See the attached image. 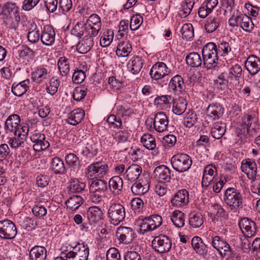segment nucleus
<instances>
[{
  "instance_id": "49",
  "label": "nucleus",
  "mask_w": 260,
  "mask_h": 260,
  "mask_svg": "<svg viewBox=\"0 0 260 260\" xmlns=\"http://www.w3.org/2000/svg\"><path fill=\"white\" fill-rule=\"evenodd\" d=\"M180 32L183 39L186 41H191L194 38V29L191 23H185L182 26Z\"/></svg>"
},
{
  "instance_id": "5",
  "label": "nucleus",
  "mask_w": 260,
  "mask_h": 260,
  "mask_svg": "<svg viewBox=\"0 0 260 260\" xmlns=\"http://www.w3.org/2000/svg\"><path fill=\"white\" fill-rule=\"evenodd\" d=\"M108 166L103 161H96L88 166L85 169L87 178L93 179L103 177L108 172Z\"/></svg>"
},
{
  "instance_id": "29",
  "label": "nucleus",
  "mask_w": 260,
  "mask_h": 260,
  "mask_svg": "<svg viewBox=\"0 0 260 260\" xmlns=\"http://www.w3.org/2000/svg\"><path fill=\"white\" fill-rule=\"evenodd\" d=\"M102 23L100 17H88L86 21V28L91 29L90 34L96 36L101 28Z\"/></svg>"
},
{
  "instance_id": "30",
  "label": "nucleus",
  "mask_w": 260,
  "mask_h": 260,
  "mask_svg": "<svg viewBox=\"0 0 260 260\" xmlns=\"http://www.w3.org/2000/svg\"><path fill=\"white\" fill-rule=\"evenodd\" d=\"M47 250L44 246H35L29 251V260H45Z\"/></svg>"
},
{
  "instance_id": "64",
  "label": "nucleus",
  "mask_w": 260,
  "mask_h": 260,
  "mask_svg": "<svg viewBox=\"0 0 260 260\" xmlns=\"http://www.w3.org/2000/svg\"><path fill=\"white\" fill-rule=\"evenodd\" d=\"M87 94V88L84 86H79L73 91V97L74 100L80 101L84 99Z\"/></svg>"
},
{
  "instance_id": "37",
  "label": "nucleus",
  "mask_w": 260,
  "mask_h": 260,
  "mask_svg": "<svg viewBox=\"0 0 260 260\" xmlns=\"http://www.w3.org/2000/svg\"><path fill=\"white\" fill-rule=\"evenodd\" d=\"M85 115L84 111L77 109L72 111L69 115L67 122L72 125H76L81 122Z\"/></svg>"
},
{
  "instance_id": "43",
  "label": "nucleus",
  "mask_w": 260,
  "mask_h": 260,
  "mask_svg": "<svg viewBox=\"0 0 260 260\" xmlns=\"http://www.w3.org/2000/svg\"><path fill=\"white\" fill-rule=\"evenodd\" d=\"M187 103L183 97L176 99L173 103V112L177 115H182L186 110Z\"/></svg>"
},
{
  "instance_id": "6",
  "label": "nucleus",
  "mask_w": 260,
  "mask_h": 260,
  "mask_svg": "<svg viewBox=\"0 0 260 260\" xmlns=\"http://www.w3.org/2000/svg\"><path fill=\"white\" fill-rule=\"evenodd\" d=\"M125 216L124 207L118 203H113L109 207L108 218L110 222L117 225L122 222Z\"/></svg>"
},
{
  "instance_id": "62",
  "label": "nucleus",
  "mask_w": 260,
  "mask_h": 260,
  "mask_svg": "<svg viewBox=\"0 0 260 260\" xmlns=\"http://www.w3.org/2000/svg\"><path fill=\"white\" fill-rule=\"evenodd\" d=\"M85 184L78 179H72L70 182V190L72 192H79L84 189Z\"/></svg>"
},
{
  "instance_id": "25",
  "label": "nucleus",
  "mask_w": 260,
  "mask_h": 260,
  "mask_svg": "<svg viewBox=\"0 0 260 260\" xmlns=\"http://www.w3.org/2000/svg\"><path fill=\"white\" fill-rule=\"evenodd\" d=\"M55 32L53 27L49 25H45L43 27L41 40L44 45H52L55 41Z\"/></svg>"
},
{
  "instance_id": "47",
  "label": "nucleus",
  "mask_w": 260,
  "mask_h": 260,
  "mask_svg": "<svg viewBox=\"0 0 260 260\" xmlns=\"http://www.w3.org/2000/svg\"><path fill=\"white\" fill-rule=\"evenodd\" d=\"M132 47L127 41L120 42L117 47L116 54L118 56L126 57L131 52Z\"/></svg>"
},
{
  "instance_id": "13",
  "label": "nucleus",
  "mask_w": 260,
  "mask_h": 260,
  "mask_svg": "<svg viewBox=\"0 0 260 260\" xmlns=\"http://www.w3.org/2000/svg\"><path fill=\"white\" fill-rule=\"evenodd\" d=\"M241 169L247 177L254 181L256 179L257 173V167L255 161L251 158L243 159L241 162Z\"/></svg>"
},
{
  "instance_id": "3",
  "label": "nucleus",
  "mask_w": 260,
  "mask_h": 260,
  "mask_svg": "<svg viewBox=\"0 0 260 260\" xmlns=\"http://www.w3.org/2000/svg\"><path fill=\"white\" fill-rule=\"evenodd\" d=\"M224 201L231 210L237 211L242 208L243 198L241 192L234 187H229L224 192Z\"/></svg>"
},
{
  "instance_id": "7",
  "label": "nucleus",
  "mask_w": 260,
  "mask_h": 260,
  "mask_svg": "<svg viewBox=\"0 0 260 260\" xmlns=\"http://www.w3.org/2000/svg\"><path fill=\"white\" fill-rule=\"evenodd\" d=\"M17 235V229L14 222L8 219L0 220V238L5 240H13Z\"/></svg>"
},
{
  "instance_id": "28",
  "label": "nucleus",
  "mask_w": 260,
  "mask_h": 260,
  "mask_svg": "<svg viewBox=\"0 0 260 260\" xmlns=\"http://www.w3.org/2000/svg\"><path fill=\"white\" fill-rule=\"evenodd\" d=\"M191 246L196 253L203 256L207 255L208 246L204 243L201 238L198 236L193 237L191 240Z\"/></svg>"
},
{
  "instance_id": "14",
  "label": "nucleus",
  "mask_w": 260,
  "mask_h": 260,
  "mask_svg": "<svg viewBox=\"0 0 260 260\" xmlns=\"http://www.w3.org/2000/svg\"><path fill=\"white\" fill-rule=\"evenodd\" d=\"M211 244L216 249L222 257L231 254V248L230 245L223 238L216 236L212 237Z\"/></svg>"
},
{
  "instance_id": "61",
  "label": "nucleus",
  "mask_w": 260,
  "mask_h": 260,
  "mask_svg": "<svg viewBox=\"0 0 260 260\" xmlns=\"http://www.w3.org/2000/svg\"><path fill=\"white\" fill-rule=\"evenodd\" d=\"M131 134L125 130H119L112 134L114 139L118 143H124L127 141Z\"/></svg>"
},
{
  "instance_id": "31",
  "label": "nucleus",
  "mask_w": 260,
  "mask_h": 260,
  "mask_svg": "<svg viewBox=\"0 0 260 260\" xmlns=\"http://www.w3.org/2000/svg\"><path fill=\"white\" fill-rule=\"evenodd\" d=\"M195 4L194 0H184L181 7L177 9L178 15L179 16H188L196 13V10H193Z\"/></svg>"
},
{
  "instance_id": "17",
  "label": "nucleus",
  "mask_w": 260,
  "mask_h": 260,
  "mask_svg": "<svg viewBox=\"0 0 260 260\" xmlns=\"http://www.w3.org/2000/svg\"><path fill=\"white\" fill-rule=\"evenodd\" d=\"M31 76L34 82L40 84L49 79L50 71L47 66H39L34 69Z\"/></svg>"
},
{
  "instance_id": "51",
  "label": "nucleus",
  "mask_w": 260,
  "mask_h": 260,
  "mask_svg": "<svg viewBox=\"0 0 260 260\" xmlns=\"http://www.w3.org/2000/svg\"><path fill=\"white\" fill-rule=\"evenodd\" d=\"M57 66L62 76H66L70 73V61L66 57L62 56L59 58L57 61Z\"/></svg>"
},
{
  "instance_id": "35",
  "label": "nucleus",
  "mask_w": 260,
  "mask_h": 260,
  "mask_svg": "<svg viewBox=\"0 0 260 260\" xmlns=\"http://www.w3.org/2000/svg\"><path fill=\"white\" fill-rule=\"evenodd\" d=\"M87 215L88 219L91 223H96L103 218V213L99 207L91 206L87 210Z\"/></svg>"
},
{
  "instance_id": "18",
  "label": "nucleus",
  "mask_w": 260,
  "mask_h": 260,
  "mask_svg": "<svg viewBox=\"0 0 260 260\" xmlns=\"http://www.w3.org/2000/svg\"><path fill=\"white\" fill-rule=\"evenodd\" d=\"M206 112L207 118L212 121L219 119L222 116L224 108L219 103H213L208 105Z\"/></svg>"
},
{
  "instance_id": "53",
  "label": "nucleus",
  "mask_w": 260,
  "mask_h": 260,
  "mask_svg": "<svg viewBox=\"0 0 260 260\" xmlns=\"http://www.w3.org/2000/svg\"><path fill=\"white\" fill-rule=\"evenodd\" d=\"M242 69L240 65L235 64L229 69L228 79L230 82L233 80H238L242 76Z\"/></svg>"
},
{
  "instance_id": "33",
  "label": "nucleus",
  "mask_w": 260,
  "mask_h": 260,
  "mask_svg": "<svg viewBox=\"0 0 260 260\" xmlns=\"http://www.w3.org/2000/svg\"><path fill=\"white\" fill-rule=\"evenodd\" d=\"M89 189L90 192H96L105 194L108 189L107 183L105 180L96 179L91 182Z\"/></svg>"
},
{
  "instance_id": "40",
  "label": "nucleus",
  "mask_w": 260,
  "mask_h": 260,
  "mask_svg": "<svg viewBox=\"0 0 260 260\" xmlns=\"http://www.w3.org/2000/svg\"><path fill=\"white\" fill-rule=\"evenodd\" d=\"M226 131V124L221 121H218L213 123L211 134L216 139H220L222 137Z\"/></svg>"
},
{
  "instance_id": "10",
  "label": "nucleus",
  "mask_w": 260,
  "mask_h": 260,
  "mask_svg": "<svg viewBox=\"0 0 260 260\" xmlns=\"http://www.w3.org/2000/svg\"><path fill=\"white\" fill-rule=\"evenodd\" d=\"M30 139L34 143L33 149L36 152L45 150L50 146V143L45 135L37 131L30 134Z\"/></svg>"
},
{
  "instance_id": "52",
  "label": "nucleus",
  "mask_w": 260,
  "mask_h": 260,
  "mask_svg": "<svg viewBox=\"0 0 260 260\" xmlns=\"http://www.w3.org/2000/svg\"><path fill=\"white\" fill-rule=\"evenodd\" d=\"M28 40L32 43H35L37 42L41 36L39 33V29L38 28L37 25L34 22L30 24V27L27 34Z\"/></svg>"
},
{
  "instance_id": "12",
  "label": "nucleus",
  "mask_w": 260,
  "mask_h": 260,
  "mask_svg": "<svg viewBox=\"0 0 260 260\" xmlns=\"http://www.w3.org/2000/svg\"><path fill=\"white\" fill-rule=\"evenodd\" d=\"M217 174V169L215 165L210 164L205 167L202 181V186L204 189L210 186L213 181H216Z\"/></svg>"
},
{
  "instance_id": "50",
  "label": "nucleus",
  "mask_w": 260,
  "mask_h": 260,
  "mask_svg": "<svg viewBox=\"0 0 260 260\" xmlns=\"http://www.w3.org/2000/svg\"><path fill=\"white\" fill-rule=\"evenodd\" d=\"M185 59L187 64L191 67L197 68L202 64L201 57L197 52H193L189 53Z\"/></svg>"
},
{
  "instance_id": "45",
  "label": "nucleus",
  "mask_w": 260,
  "mask_h": 260,
  "mask_svg": "<svg viewBox=\"0 0 260 260\" xmlns=\"http://www.w3.org/2000/svg\"><path fill=\"white\" fill-rule=\"evenodd\" d=\"M50 168L56 174H62L66 172L63 160L58 157H55L52 159Z\"/></svg>"
},
{
  "instance_id": "48",
  "label": "nucleus",
  "mask_w": 260,
  "mask_h": 260,
  "mask_svg": "<svg viewBox=\"0 0 260 260\" xmlns=\"http://www.w3.org/2000/svg\"><path fill=\"white\" fill-rule=\"evenodd\" d=\"M83 203V199L81 196H73L70 197L66 202V205L69 211H75Z\"/></svg>"
},
{
  "instance_id": "41",
  "label": "nucleus",
  "mask_w": 260,
  "mask_h": 260,
  "mask_svg": "<svg viewBox=\"0 0 260 260\" xmlns=\"http://www.w3.org/2000/svg\"><path fill=\"white\" fill-rule=\"evenodd\" d=\"M218 46L219 53L222 56H232L236 51V49L233 47L231 41L222 42L218 44Z\"/></svg>"
},
{
  "instance_id": "26",
  "label": "nucleus",
  "mask_w": 260,
  "mask_h": 260,
  "mask_svg": "<svg viewBox=\"0 0 260 260\" xmlns=\"http://www.w3.org/2000/svg\"><path fill=\"white\" fill-rule=\"evenodd\" d=\"M255 118L249 115H244L240 122V125L244 129H246L249 136H252L255 133Z\"/></svg>"
},
{
  "instance_id": "9",
  "label": "nucleus",
  "mask_w": 260,
  "mask_h": 260,
  "mask_svg": "<svg viewBox=\"0 0 260 260\" xmlns=\"http://www.w3.org/2000/svg\"><path fill=\"white\" fill-rule=\"evenodd\" d=\"M153 123L154 129L158 133H163L167 130L169 119L166 114L164 112H158L154 116L153 118H148L146 123Z\"/></svg>"
},
{
  "instance_id": "46",
  "label": "nucleus",
  "mask_w": 260,
  "mask_h": 260,
  "mask_svg": "<svg viewBox=\"0 0 260 260\" xmlns=\"http://www.w3.org/2000/svg\"><path fill=\"white\" fill-rule=\"evenodd\" d=\"M141 142L143 145L148 150H154L156 147L155 137L151 134L145 133L141 137Z\"/></svg>"
},
{
  "instance_id": "55",
  "label": "nucleus",
  "mask_w": 260,
  "mask_h": 260,
  "mask_svg": "<svg viewBox=\"0 0 260 260\" xmlns=\"http://www.w3.org/2000/svg\"><path fill=\"white\" fill-rule=\"evenodd\" d=\"M203 217L201 213L195 212L190 213L189 222L192 228H199L203 224Z\"/></svg>"
},
{
  "instance_id": "32",
  "label": "nucleus",
  "mask_w": 260,
  "mask_h": 260,
  "mask_svg": "<svg viewBox=\"0 0 260 260\" xmlns=\"http://www.w3.org/2000/svg\"><path fill=\"white\" fill-rule=\"evenodd\" d=\"M29 87V80H25L19 83H14L12 86L11 91L16 96H21L24 94Z\"/></svg>"
},
{
  "instance_id": "42",
  "label": "nucleus",
  "mask_w": 260,
  "mask_h": 260,
  "mask_svg": "<svg viewBox=\"0 0 260 260\" xmlns=\"http://www.w3.org/2000/svg\"><path fill=\"white\" fill-rule=\"evenodd\" d=\"M209 210L211 214L213 216V220L214 221L221 220L222 218L225 219L226 217L225 210L220 205L213 204L211 206Z\"/></svg>"
},
{
  "instance_id": "59",
  "label": "nucleus",
  "mask_w": 260,
  "mask_h": 260,
  "mask_svg": "<svg viewBox=\"0 0 260 260\" xmlns=\"http://www.w3.org/2000/svg\"><path fill=\"white\" fill-rule=\"evenodd\" d=\"M14 136L8 138L7 143L12 148L17 149L20 147H23L24 140L20 137L19 133L13 134Z\"/></svg>"
},
{
  "instance_id": "4",
  "label": "nucleus",
  "mask_w": 260,
  "mask_h": 260,
  "mask_svg": "<svg viewBox=\"0 0 260 260\" xmlns=\"http://www.w3.org/2000/svg\"><path fill=\"white\" fill-rule=\"evenodd\" d=\"M171 164L173 168L180 173L188 171L191 167L192 160L191 157L186 153H177L174 155L171 159Z\"/></svg>"
},
{
  "instance_id": "1",
  "label": "nucleus",
  "mask_w": 260,
  "mask_h": 260,
  "mask_svg": "<svg viewBox=\"0 0 260 260\" xmlns=\"http://www.w3.org/2000/svg\"><path fill=\"white\" fill-rule=\"evenodd\" d=\"M61 255L70 259L78 255L81 260H88L89 254L88 245L82 240H80L75 244L66 243L60 248Z\"/></svg>"
},
{
  "instance_id": "56",
  "label": "nucleus",
  "mask_w": 260,
  "mask_h": 260,
  "mask_svg": "<svg viewBox=\"0 0 260 260\" xmlns=\"http://www.w3.org/2000/svg\"><path fill=\"white\" fill-rule=\"evenodd\" d=\"M18 53L20 58L26 59L28 61L33 60L36 54L34 50L26 46H22Z\"/></svg>"
},
{
  "instance_id": "19",
  "label": "nucleus",
  "mask_w": 260,
  "mask_h": 260,
  "mask_svg": "<svg viewBox=\"0 0 260 260\" xmlns=\"http://www.w3.org/2000/svg\"><path fill=\"white\" fill-rule=\"evenodd\" d=\"M189 202V193L185 189L178 190L173 195L171 203L175 207H182L188 204Z\"/></svg>"
},
{
  "instance_id": "20",
  "label": "nucleus",
  "mask_w": 260,
  "mask_h": 260,
  "mask_svg": "<svg viewBox=\"0 0 260 260\" xmlns=\"http://www.w3.org/2000/svg\"><path fill=\"white\" fill-rule=\"evenodd\" d=\"M20 117L17 114L10 115L5 121L4 129L7 134H17L19 133L20 127Z\"/></svg>"
},
{
  "instance_id": "24",
  "label": "nucleus",
  "mask_w": 260,
  "mask_h": 260,
  "mask_svg": "<svg viewBox=\"0 0 260 260\" xmlns=\"http://www.w3.org/2000/svg\"><path fill=\"white\" fill-rule=\"evenodd\" d=\"M170 91L175 93H182L185 90V85L181 76L176 75L173 77L168 84Z\"/></svg>"
},
{
  "instance_id": "34",
  "label": "nucleus",
  "mask_w": 260,
  "mask_h": 260,
  "mask_svg": "<svg viewBox=\"0 0 260 260\" xmlns=\"http://www.w3.org/2000/svg\"><path fill=\"white\" fill-rule=\"evenodd\" d=\"M149 189V184L147 181L139 180L131 186V190L133 193L136 196H143L146 193Z\"/></svg>"
},
{
  "instance_id": "44",
  "label": "nucleus",
  "mask_w": 260,
  "mask_h": 260,
  "mask_svg": "<svg viewBox=\"0 0 260 260\" xmlns=\"http://www.w3.org/2000/svg\"><path fill=\"white\" fill-rule=\"evenodd\" d=\"M170 219L173 224L177 228H182L185 224V215L179 210L173 211L170 216Z\"/></svg>"
},
{
  "instance_id": "21",
  "label": "nucleus",
  "mask_w": 260,
  "mask_h": 260,
  "mask_svg": "<svg viewBox=\"0 0 260 260\" xmlns=\"http://www.w3.org/2000/svg\"><path fill=\"white\" fill-rule=\"evenodd\" d=\"M142 172V168L140 166L133 164L126 169L122 177L124 180L132 183L139 178Z\"/></svg>"
},
{
  "instance_id": "39",
  "label": "nucleus",
  "mask_w": 260,
  "mask_h": 260,
  "mask_svg": "<svg viewBox=\"0 0 260 260\" xmlns=\"http://www.w3.org/2000/svg\"><path fill=\"white\" fill-rule=\"evenodd\" d=\"M143 64L141 57L137 56L132 57L127 63V68L129 71L134 74H137L141 71Z\"/></svg>"
},
{
  "instance_id": "60",
  "label": "nucleus",
  "mask_w": 260,
  "mask_h": 260,
  "mask_svg": "<svg viewBox=\"0 0 260 260\" xmlns=\"http://www.w3.org/2000/svg\"><path fill=\"white\" fill-rule=\"evenodd\" d=\"M146 217L153 231L158 228L162 224V217L158 214H153Z\"/></svg>"
},
{
  "instance_id": "58",
  "label": "nucleus",
  "mask_w": 260,
  "mask_h": 260,
  "mask_svg": "<svg viewBox=\"0 0 260 260\" xmlns=\"http://www.w3.org/2000/svg\"><path fill=\"white\" fill-rule=\"evenodd\" d=\"M113 38V30L108 29L103 32L100 41V44L103 47H107L111 44Z\"/></svg>"
},
{
  "instance_id": "11",
  "label": "nucleus",
  "mask_w": 260,
  "mask_h": 260,
  "mask_svg": "<svg viewBox=\"0 0 260 260\" xmlns=\"http://www.w3.org/2000/svg\"><path fill=\"white\" fill-rule=\"evenodd\" d=\"M171 73V69L163 62H157L154 64L149 73L151 78L154 80L161 79Z\"/></svg>"
},
{
  "instance_id": "2",
  "label": "nucleus",
  "mask_w": 260,
  "mask_h": 260,
  "mask_svg": "<svg viewBox=\"0 0 260 260\" xmlns=\"http://www.w3.org/2000/svg\"><path fill=\"white\" fill-rule=\"evenodd\" d=\"M202 53L203 63L207 69H212L217 66L218 56L215 43L212 42L207 43L203 47Z\"/></svg>"
},
{
  "instance_id": "23",
  "label": "nucleus",
  "mask_w": 260,
  "mask_h": 260,
  "mask_svg": "<svg viewBox=\"0 0 260 260\" xmlns=\"http://www.w3.org/2000/svg\"><path fill=\"white\" fill-rule=\"evenodd\" d=\"M154 178L160 182H169L171 179V171L165 165L156 167L154 171Z\"/></svg>"
},
{
  "instance_id": "57",
  "label": "nucleus",
  "mask_w": 260,
  "mask_h": 260,
  "mask_svg": "<svg viewBox=\"0 0 260 260\" xmlns=\"http://www.w3.org/2000/svg\"><path fill=\"white\" fill-rule=\"evenodd\" d=\"M198 120L197 114L192 110H189L184 118V124L186 127L190 128L197 123Z\"/></svg>"
},
{
  "instance_id": "15",
  "label": "nucleus",
  "mask_w": 260,
  "mask_h": 260,
  "mask_svg": "<svg viewBox=\"0 0 260 260\" xmlns=\"http://www.w3.org/2000/svg\"><path fill=\"white\" fill-rule=\"evenodd\" d=\"M239 226L244 237H251L256 234V224L249 218L245 217L241 219L239 221Z\"/></svg>"
},
{
  "instance_id": "54",
  "label": "nucleus",
  "mask_w": 260,
  "mask_h": 260,
  "mask_svg": "<svg viewBox=\"0 0 260 260\" xmlns=\"http://www.w3.org/2000/svg\"><path fill=\"white\" fill-rule=\"evenodd\" d=\"M4 16H19V8L15 3H7L4 6Z\"/></svg>"
},
{
  "instance_id": "36",
  "label": "nucleus",
  "mask_w": 260,
  "mask_h": 260,
  "mask_svg": "<svg viewBox=\"0 0 260 260\" xmlns=\"http://www.w3.org/2000/svg\"><path fill=\"white\" fill-rule=\"evenodd\" d=\"M123 179L119 176L112 177L109 181L110 191L115 194H119L123 188Z\"/></svg>"
},
{
  "instance_id": "8",
  "label": "nucleus",
  "mask_w": 260,
  "mask_h": 260,
  "mask_svg": "<svg viewBox=\"0 0 260 260\" xmlns=\"http://www.w3.org/2000/svg\"><path fill=\"white\" fill-rule=\"evenodd\" d=\"M151 245L156 252L163 254L170 250L172 244L171 239L168 236L159 235L153 239Z\"/></svg>"
},
{
  "instance_id": "22",
  "label": "nucleus",
  "mask_w": 260,
  "mask_h": 260,
  "mask_svg": "<svg viewBox=\"0 0 260 260\" xmlns=\"http://www.w3.org/2000/svg\"><path fill=\"white\" fill-rule=\"evenodd\" d=\"M246 70L252 76L260 71V58L255 55H250L244 62Z\"/></svg>"
},
{
  "instance_id": "27",
  "label": "nucleus",
  "mask_w": 260,
  "mask_h": 260,
  "mask_svg": "<svg viewBox=\"0 0 260 260\" xmlns=\"http://www.w3.org/2000/svg\"><path fill=\"white\" fill-rule=\"evenodd\" d=\"M85 36L77 45V50L81 54H85L89 51L93 44V37L90 34Z\"/></svg>"
},
{
  "instance_id": "16",
  "label": "nucleus",
  "mask_w": 260,
  "mask_h": 260,
  "mask_svg": "<svg viewBox=\"0 0 260 260\" xmlns=\"http://www.w3.org/2000/svg\"><path fill=\"white\" fill-rule=\"evenodd\" d=\"M116 234L119 242L125 244L132 242L135 237L134 231L129 227L119 226Z\"/></svg>"
},
{
  "instance_id": "38",
  "label": "nucleus",
  "mask_w": 260,
  "mask_h": 260,
  "mask_svg": "<svg viewBox=\"0 0 260 260\" xmlns=\"http://www.w3.org/2000/svg\"><path fill=\"white\" fill-rule=\"evenodd\" d=\"M218 4V0H207L198 10L199 16H207Z\"/></svg>"
},
{
  "instance_id": "63",
  "label": "nucleus",
  "mask_w": 260,
  "mask_h": 260,
  "mask_svg": "<svg viewBox=\"0 0 260 260\" xmlns=\"http://www.w3.org/2000/svg\"><path fill=\"white\" fill-rule=\"evenodd\" d=\"M219 25L218 20L215 18H211L208 19L205 24V28L206 31L208 33H211L214 31Z\"/></svg>"
}]
</instances>
